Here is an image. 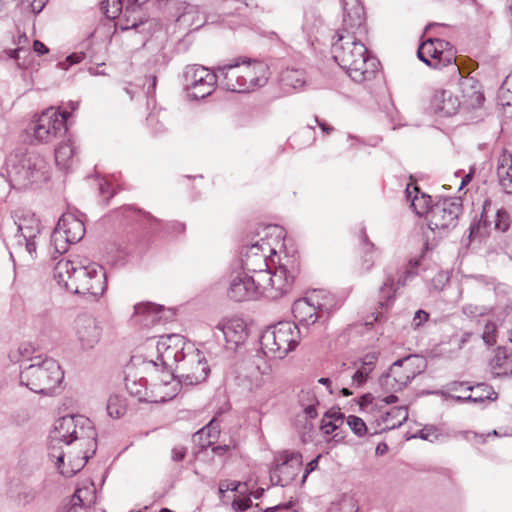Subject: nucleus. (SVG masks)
<instances>
[{
    "instance_id": "nucleus-8",
    "label": "nucleus",
    "mask_w": 512,
    "mask_h": 512,
    "mask_svg": "<svg viewBox=\"0 0 512 512\" xmlns=\"http://www.w3.org/2000/svg\"><path fill=\"white\" fill-rule=\"evenodd\" d=\"M70 113L66 110L59 112L49 107L40 114L34 115L28 125L27 132L37 144L49 143L67 131L66 121Z\"/></svg>"
},
{
    "instance_id": "nucleus-64",
    "label": "nucleus",
    "mask_w": 512,
    "mask_h": 512,
    "mask_svg": "<svg viewBox=\"0 0 512 512\" xmlns=\"http://www.w3.org/2000/svg\"><path fill=\"white\" fill-rule=\"evenodd\" d=\"M48 0H32L30 3L31 9L35 14L40 13L45 7Z\"/></svg>"
},
{
    "instance_id": "nucleus-2",
    "label": "nucleus",
    "mask_w": 512,
    "mask_h": 512,
    "mask_svg": "<svg viewBox=\"0 0 512 512\" xmlns=\"http://www.w3.org/2000/svg\"><path fill=\"white\" fill-rule=\"evenodd\" d=\"M54 278L67 291L92 298H98L106 289L104 268L87 259L62 258L54 268Z\"/></svg>"
},
{
    "instance_id": "nucleus-37",
    "label": "nucleus",
    "mask_w": 512,
    "mask_h": 512,
    "mask_svg": "<svg viewBox=\"0 0 512 512\" xmlns=\"http://www.w3.org/2000/svg\"><path fill=\"white\" fill-rule=\"evenodd\" d=\"M284 88L300 89L306 84V74L301 69L287 68L280 76Z\"/></svg>"
},
{
    "instance_id": "nucleus-55",
    "label": "nucleus",
    "mask_w": 512,
    "mask_h": 512,
    "mask_svg": "<svg viewBox=\"0 0 512 512\" xmlns=\"http://www.w3.org/2000/svg\"><path fill=\"white\" fill-rule=\"evenodd\" d=\"M37 496V491L33 488H24L18 494V501L22 504H29Z\"/></svg>"
},
{
    "instance_id": "nucleus-58",
    "label": "nucleus",
    "mask_w": 512,
    "mask_h": 512,
    "mask_svg": "<svg viewBox=\"0 0 512 512\" xmlns=\"http://www.w3.org/2000/svg\"><path fill=\"white\" fill-rule=\"evenodd\" d=\"M377 361L376 353H368L361 360V368H366L368 372H372L374 369V365Z\"/></svg>"
},
{
    "instance_id": "nucleus-11",
    "label": "nucleus",
    "mask_w": 512,
    "mask_h": 512,
    "mask_svg": "<svg viewBox=\"0 0 512 512\" xmlns=\"http://www.w3.org/2000/svg\"><path fill=\"white\" fill-rule=\"evenodd\" d=\"M183 78L188 96L198 100L212 94L219 76L216 70L211 71L205 66L192 64L185 67Z\"/></svg>"
},
{
    "instance_id": "nucleus-18",
    "label": "nucleus",
    "mask_w": 512,
    "mask_h": 512,
    "mask_svg": "<svg viewBox=\"0 0 512 512\" xmlns=\"http://www.w3.org/2000/svg\"><path fill=\"white\" fill-rule=\"evenodd\" d=\"M272 252L269 244L261 239L260 241L246 246L241 251V265L243 272L251 275H258L268 269L266 253Z\"/></svg>"
},
{
    "instance_id": "nucleus-52",
    "label": "nucleus",
    "mask_w": 512,
    "mask_h": 512,
    "mask_svg": "<svg viewBox=\"0 0 512 512\" xmlns=\"http://www.w3.org/2000/svg\"><path fill=\"white\" fill-rule=\"evenodd\" d=\"M219 426L215 419L211 420L204 428L199 430L196 435L203 437V435H207L208 437H216L219 434Z\"/></svg>"
},
{
    "instance_id": "nucleus-31",
    "label": "nucleus",
    "mask_w": 512,
    "mask_h": 512,
    "mask_svg": "<svg viewBox=\"0 0 512 512\" xmlns=\"http://www.w3.org/2000/svg\"><path fill=\"white\" fill-rule=\"evenodd\" d=\"M125 6L121 16L117 23L114 24L120 25L122 30H128L132 28H136L140 24L144 22V15L142 13L141 6H138L129 1H124Z\"/></svg>"
},
{
    "instance_id": "nucleus-47",
    "label": "nucleus",
    "mask_w": 512,
    "mask_h": 512,
    "mask_svg": "<svg viewBox=\"0 0 512 512\" xmlns=\"http://www.w3.org/2000/svg\"><path fill=\"white\" fill-rule=\"evenodd\" d=\"M347 425L352 430V432L358 437H363L368 432V427L366 423L358 416H348Z\"/></svg>"
},
{
    "instance_id": "nucleus-4",
    "label": "nucleus",
    "mask_w": 512,
    "mask_h": 512,
    "mask_svg": "<svg viewBox=\"0 0 512 512\" xmlns=\"http://www.w3.org/2000/svg\"><path fill=\"white\" fill-rule=\"evenodd\" d=\"M336 37L331 52L338 65L357 83L372 80L378 73L380 62L368 53L362 38L344 33Z\"/></svg>"
},
{
    "instance_id": "nucleus-61",
    "label": "nucleus",
    "mask_w": 512,
    "mask_h": 512,
    "mask_svg": "<svg viewBox=\"0 0 512 512\" xmlns=\"http://www.w3.org/2000/svg\"><path fill=\"white\" fill-rule=\"evenodd\" d=\"M252 505L250 498L237 499L232 502V507L236 511H245Z\"/></svg>"
},
{
    "instance_id": "nucleus-54",
    "label": "nucleus",
    "mask_w": 512,
    "mask_h": 512,
    "mask_svg": "<svg viewBox=\"0 0 512 512\" xmlns=\"http://www.w3.org/2000/svg\"><path fill=\"white\" fill-rule=\"evenodd\" d=\"M317 22H319V20L315 17L314 14H305L304 22L302 24L303 32L306 33L307 35L312 34L314 32Z\"/></svg>"
},
{
    "instance_id": "nucleus-16",
    "label": "nucleus",
    "mask_w": 512,
    "mask_h": 512,
    "mask_svg": "<svg viewBox=\"0 0 512 512\" xmlns=\"http://www.w3.org/2000/svg\"><path fill=\"white\" fill-rule=\"evenodd\" d=\"M260 286L257 275L243 271L234 272L230 276L227 295L237 302L256 300L261 297Z\"/></svg>"
},
{
    "instance_id": "nucleus-25",
    "label": "nucleus",
    "mask_w": 512,
    "mask_h": 512,
    "mask_svg": "<svg viewBox=\"0 0 512 512\" xmlns=\"http://www.w3.org/2000/svg\"><path fill=\"white\" fill-rule=\"evenodd\" d=\"M165 308L153 303H140L135 305L132 321L143 327H150L167 320L164 317Z\"/></svg>"
},
{
    "instance_id": "nucleus-60",
    "label": "nucleus",
    "mask_w": 512,
    "mask_h": 512,
    "mask_svg": "<svg viewBox=\"0 0 512 512\" xmlns=\"http://www.w3.org/2000/svg\"><path fill=\"white\" fill-rule=\"evenodd\" d=\"M350 377V369L346 367V364H343L341 369L333 375L334 381L336 383L344 384V380Z\"/></svg>"
},
{
    "instance_id": "nucleus-9",
    "label": "nucleus",
    "mask_w": 512,
    "mask_h": 512,
    "mask_svg": "<svg viewBox=\"0 0 512 512\" xmlns=\"http://www.w3.org/2000/svg\"><path fill=\"white\" fill-rule=\"evenodd\" d=\"M425 360L418 355H409L395 361L389 371L379 378V385L386 392H398L425 369Z\"/></svg>"
},
{
    "instance_id": "nucleus-32",
    "label": "nucleus",
    "mask_w": 512,
    "mask_h": 512,
    "mask_svg": "<svg viewBox=\"0 0 512 512\" xmlns=\"http://www.w3.org/2000/svg\"><path fill=\"white\" fill-rule=\"evenodd\" d=\"M490 369L494 377L512 375V354L505 347H498L490 361Z\"/></svg>"
},
{
    "instance_id": "nucleus-45",
    "label": "nucleus",
    "mask_w": 512,
    "mask_h": 512,
    "mask_svg": "<svg viewBox=\"0 0 512 512\" xmlns=\"http://www.w3.org/2000/svg\"><path fill=\"white\" fill-rule=\"evenodd\" d=\"M424 257V254L420 257V259L411 260L408 264V267L403 272V274L395 281V286L397 289L406 285V282L412 279L416 275V268L420 265L421 259Z\"/></svg>"
},
{
    "instance_id": "nucleus-53",
    "label": "nucleus",
    "mask_w": 512,
    "mask_h": 512,
    "mask_svg": "<svg viewBox=\"0 0 512 512\" xmlns=\"http://www.w3.org/2000/svg\"><path fill=\"white\" fill-rule=\"evenodd\" d=\"M18 244L24 245L26 252L29 254L31 259L36 258L37 242L36 238H18Z\"/></svg>"
},
{
    "instance_id": "nucleus-13",
    "label": "nucleus",
    "mask_w": 512,
    "mask_h": 512,
    "mask_svg": "<svg viewBox=\"0 0 512 512\" xmlns=\"http://www.w3.org/2000/svg\"><path fill=\"white\" fill-rule=\"evenodd\" d=\"M295 271L289 270L287 266L281 263L274 271L267 269L257 275L260 282L261 296L271 300H276L287 294L294 282Z\"/></svg>"
},
{
    "instance_id": "nucleus-62",
    "label": "nucleus",
    "mask_w": 512,
    "mask_h": 512,
    "mask_svg": "<svg viewBox=\"0 0 512 512\" xmlns=\"http://www.w3.org/2000/svg\"><path fill=\"white\" fill-rule=\"evenodd\" d=\"M321 455H318L316 456L314 459H312L307 465H306V468H305V473L302 477V483H304L308 477V475L313 472L314 470L317 469L318 467V463H319V459H320Z\"/></svg>"
},
{
    "instance_id": "nucleus-28",
    "label": "nucleus",
    "mask_w": 512,
    "mask_h": 512,
    "mask_svg": "<svg viewBox=\"0 0 512 512\" xmlns=\"http://www.w3.org/2000/svg\"><path fill=\"white\" fill-rule=\"evenodd\" d=\"M12 217L20 233L18 238H36L40 233V222L34 214L17 210Z\"/></svg>"
},
{
    "instance_id": "nucleus-35",
    "label": "nucleus",
    "mask_w": 512,
    "mask_h": 512,
    "mask_svg": "<svg viewBox=\"0 0 512 512\" xmlns=\"http://www.w3.org/2000/svg\"><path fill=\"white\" fill-rule=\"evenodd\" d=\"M408 419V410L406 406L393 407L381 416V422L384 424L383 430H392L400 427Z\"/></svg>"
},
{
    "instance_id": "nucleus-21",
    "label": "nucleus",
    "mask_w": 512,
    "mask_h": 512,
    "mask_svg": "<svg viewBox=\"0 0 512 512\" xmlns=\"http://www.w3.org/2000/svg\"><path fill=\"white\" fill-rule=\"evenodd\" d=\"M241 67L244 93L266 84L269 77V68L266 63L258 60H242Z\"/></svg>"
},
{
    "instance_id": "nucleus-23",
    "label": "nucleus",
    "mask_w": 512,
    "mask_h": 512,
    "mask_svg": "<svg viewBox=\"0 0 512 512\" xmlns=\"http://www.w3.org/2000/svg\"><path fill=\"white\" fill-rule=\"evenodd\" d=\"M176 13L175 24L177 28L181 30H197L205 23V19L199 11L198 6L185 1L176 4Z\"/></svg>"
},
{
    "instance_id": "nucleus-34",
    "label": "nucleus",
    "mask_w": 512,
    "mask_h": 512,
    "mask_svg": "<svg viewBox=\"0 0 512 512\" xmlns=\"http://www.w3.org/2000/svg\"><path fill=\"white\" fill-rule=\"evenodd\" d=\"M96 490L93 484L79 487L72 495L69 507L81 508L82 511H87V508L95 503Z\"/></svg>"
},
{
    "instance_id": "nucleus-38",
    "label": "nucleus",
    "mask_w": 512,
    "mask_h": 512,
    "mask_svg": "<svg viewBox=\"0 0 512 512\" xmlns=\"http://www.w3.org/2000/svg\"><path fill=\"white\" fill-rule=\"evenodd\" d=\"M397 290L394 278L387 276L378 293V305L381 309L387 310L391 306Z\"/></svg>"
},
{
    "instance_id": "nucleus-51",
    "label": "nucleus",
    "mask_w": 512,
    "mask_h": 512,
    "mask_svg": "<svg viewBox=\"0 0 512 512\" xmlns=\"http://www.w3.org/2000/svg\"><path fill=\"white\" fill-rule=\"evenodd\" d=\"M462 312L468 317L475 318L486 314L487 308L481 305L466 304L462 307Z\"/></svg>"
},
{
    "instance_id": "nucleus-20",
    "label": "nucleus",
    "mask_w": 512,
    "mask_h": 512,
    "mask_svg": "<svg viewBox=\"0 0 512 512\" xmlns=\"http://www.w3.org/2000/svg\"><path fill=\"white\" fill-rule=\"evenodd\" d=\"M102 329L95 318L83 314L75 320V333L83 349L94 348L101 338Z\"/></svg>"
},
{
    "instance_id": "nucleus-27",
    "label": "nucleus",
    "mask_w": 512,
    "mask_h": 512,
    "mask_svg": "<svg viewBox=\"0 0 512 512\" xmlns=\"http://www.w3.org/2000/svg\"><path fill=\"white\" fill-rule=\"evenodd\" d=\"M292 312L295 319L303 326H310L316 323L317 320H322L314 302L308 299V294L293 303Z\"/></svg>"
},
{
    "instance_id": "nucleus-42",
    "label": "nucleus",
    "mask_w": 512,
    "mask_h": 512,
    "mask_svg": "<svg viewBox=\"0 0 512 512\" xmlns=\"http://www.w3.org/2000/svg\"><path fill=\"white\" fill-rule=\"evenodd\" d=\"M107 413L111 418L119 419L127 411L126 399L119 394L110 395L106 407Z\"/></svg>"
},
{
    "instance_id": "nucleus-15",
    "label": "nucleus",
    "mask_w": 512,
    "mask_h": 512,
    "mask_svg": "<svg viewBox=\"0 0 512 512\" xmlns=\"http://www.w3.org/2000/svg\"><path fill=\"white\" fill-rule=\"evenodd\" d=\"M189 342L180 334H167L159 337L156 345L158 357L161 365L172 368L173 365L177 367L178 362L186 353V347Z\"/></svg>"
},
{
    "instance_id": "nucleus-59",
    "label": "nucleus",
    "mask_w": 512,
    "mask_h": 512,
    "mask_svg": "<svg viewBox=\"0 0 512 512\" xmlns=\"http://www.w3.org/2000/svg\"><path fill=\"white\" fill-rule=\"evenodd\" d=\"M467 386H469V385L465 382L454 381V382L449 383L447 388L451 392H459L460 395H468L470 393L465 391V388Z\"/></svg>"
},
{
    "instance_id": "nucleus-44",
    "label": "nucleus",
    "mask_w": 512,
    "mask_h": 512,
    "mask_svg": "<svg viewBox=\"0 0 512 512\" xmlns=\"http://www.w3.org/2000/svg\"><path fill=\"white\" fill-rule=\"evenodd\" d=\"M126 389L130 395L137 397L139 401H147V391L144 380L127 381Z\"/></svg>"
},
{
    "instance_id": "nucleus-5",
    "label": "nucleus",
    "mask_w": 512,
    "mask_h": 512,
    "mask_svg": "<svg viewBox=\"0 0 512 512\" xmlns=\"http://www.w3.org/2000/svg\"><path fill=\"white\" fill-rule=\"evenodd\" d=\"M19 378L20 384L31 391L50 395L62 382L64 373L56 360L35 357L31 364L21 369Z\"/></svg>"
},
{
    "instance_id": "nucleus-56",
    "label": "nucleus",
    "mask_w": 512,
    "mask_h": 512,
    "mask_svg": "<svg viewBox=\"0 0 512 512\" xmlns=\"http://www.w3.org/2000/svg\"><path fill=\"white\" fill-rule=\"evenodd\" d=\"M86 54L82 51L80 52H73L69 56H67L66 60L61 63V67L63 69H68V67L80 63L84 58Z\"/></svg>"
},
{
    "instance_id": "nucleus-50",
    "label": "nucleus",
    "mask_w": 512,
    "mask_h": 512,
    "mask_svg": "<svg viewBox=\"0 0 512 512\" xmlns=\"http://www.w3.org/2000/svg\"><path fill=\"white\" fill-rule=\"evenodd\" d=\"M369 374L370 372H368L366 368L359 367L353 374L350 373L351 386H362L366 382Z\"/></svg>"
},
{
    "instance_id": "nucleus-43",
    "label": "nucleus",
    "mask_w": 512,
    "mask_h": 512,
    "mask_svg": "<svg viewBox=\"0 0 512 512\" xmlns=\"http://www.w3.org/2000/svg\"><path fill=\"white\" fill-rule=\"evenodd\" d=\"M125 0H102L101 10L105 14L109 22L121 16L125 3Z\"/></svg>"
},
{
    "instance_id": "nucleus-39",
    "label": "nucleus",
    "mask_w": 512,
    "mask_h": 512,
    "mask_svg": "<svg viewBox=\"0 0 512 512\" xmlns=\"http://www.w3.org/2000/svg\"><path fill=\"white\" fill-rule=\"evenodd\" d=\"M74 155L75 146L73 141L69 138L67 141L59 144V146L55 149V162L59 167L67 169L70 167Z\"/></svg>"
},
{
    "instance_id": "nucleus-7",
    "label": "nucleus",
    "mask_w": 512,
    "mask_h": 512,
    "mask_svg": "<svg viewBox=\"0 0 512 512\" xmlns=\"http://www.w3.org/2000/svg\"><path fill=\"white\" fill-rule=\"evenodd\" d=\"M460 88L463 93L462 102L449 90H435L431 98V106L435 113L441 116H452L457 113L461 104L472 108L482 105L484 97L478 89L477 81L473 78H462Z\"/></svg>"
},
{
    "instance_id": "nucleus-6",
    "label": "nucleus",
    "mask_w": 512,
    "mask_h": 512,
    "mask_svg": "<svg viewBox=\"0 0 512 512\" xmlns=\"http://www.w3.org/2000/svg\"><path fill=\"white\" fill-rule=\"evenodd\" d=\"M300 333V328L294 322H278L261 335V351L267 357L283 359L298 346Z\"/></svg>"
},
{
    "instance_id": "nucleus-3",
    "label": "nucleus",
    "mask_w": 512,
    "mask_h": 512,
    "mask_svg": "<svg viewBox=\"0 0 512 512\" xmlns=\"http://www.w3.org/2000/svg\"><path fill=\"white\" fill-rule=\"evenodd\" d=\"M6 177L0 174V186L6 192L10 188L24 190L37 187L50 178V166L37 152H11L5 160Z\"/></svg>"
},
{
    "instance_id": "nucleus-41",
    "label": "nucleus",
    "mask_w": 512,
    "mask_h": 512,
    "mask_svg": "<svg viewBox=\"0 0 512 512\" xmlns=\"http://www.w3.org/2000/svg\"><path fill=\"white\" fill-rule=\"evenodd\" d=\"M361 249L363 252L361 266L364 271H369L377 258V250L373 243H371L365 233L362 231Z\"/></svg>"
},
{
    "instance_id": "nucleus-46",
    "label": "nucleus",
    "mask_w": 512,
    "mask_h": 512,
    "mask_svg": "<svg viewBox=\"0 0 512 512\" xmlns=\"http://www.w3.org/2000/svg\"><path fill=\"white\" fill-rule=\"evenodd\" d=\"M444 435L441 433L440 428L434 425H426L418 431L416 437L429 442L439 441Z\"/></svg>"
},
{
    "instance_id": "nucleus-36",
    "label": "nucleus",
    "mask_w": 512,
    "mask_h": 512,
    "mask_svg": "<svg viewBox=\"0 0 512 512\" xmlns=\"http://www.w3.org/2000/svg\"><path fill=\"white\" fill-rule=\"evenodd\" d=\"M499 183L505 193H512V162L507 155H502L497 165Z\"/></svg>"
},
{
    "instance_id": "nucleus-24",
    "label": "nucleus",
    "mask_w": 512,
    "mask_h": 512,
    "mask_svg": "<svg viewBox=\"0 0 512 512\" xmlns=\"http://www.w3.org/2000/svg\"><path fill=\"white\" fill-rule=\"evenodd\" d=\"M216 329L222 334L226 344L230 349L243 344L247 338V331L243 320L239 318L223 320L216 326Z\"/></svg>"
},
{
    "instance_id": "nucleus-22",
    "label": "nucleus",
    "mask_w": 512,
    "mask_h": 512,
    "mask_svg": "<svg viewBox=\"0 0 512 512\" xmlns=\"http://www.w3.org/2000/svg\"><path fill=\"white\" fill-rule=\"evenodd\" d=\"M281 462L276 466L274 475L278 477L276 484L284 487L298 475L302 466V455L299 452L285 451L280 456Z\"/></svg>"
},
{
    "instance_id": "nucleus-19",
    "label": "nucleus",
    "mask_w": 512,
    "mask_h": 512,
    "mask_svg": "<svg viewBox=\"0 0 512 512\" xmlns=\"http://www.w3.org/2000/svg\"><path fill=\"white\" fill-rule=\"evenodd\" d=\"M449 42L441 39H428L418 48V58L430 67L440 69L451 62V55H445Z\"/></svg>"
},
{
    "instance_id": "nucleus-30",
    "label": "nucleus",
    "mask_w": 512,
    "mask_h": 512,
    "mask_svg": "<svg viewBox=\"0 0 512 512\" xmlns=\"http://www.w3.org/2000/svg\"><path fill=\"white\" fill-rule=\"evenodd\" d=\"M308 299L314 302L322 320H326L329 314L339 306L336 297L326 290H313L308 293Z\"/></svg>"
},
{
    "instance_id": "nucleus-48",
    "label": "nucleus",
    "mask_w": 512,
    "mask_h": 512,
    "mask_svg": "<svg viewBox=\"0 0 512 512\" xmlns=\"http://www.w3.org/2000/svg\"><path fill=\"white\" fill-rule=\"evenodd\" d=\"M494 227L500 232H506L510 227V216L505 209L501 208L496 211Z\"/></svg>"
},
{
    "instance_id": "nucleus-17",
    "label": "nucleus",
    "mask_w": 512,
    "mask_h": 512,
    "mask_svg": "<svg viewBox=\"0 0 512 512\" xmlns=\"http://www.w3.org/2000/svg\"><path fill=\"white\" fill-rule=\"evenodd\" d=\"M342 33L362 38L367 33L364 7L358 0H344V15L342 27L335 36Z\"/></svg>"
},
{
    "instance_id": "nucleus-63",
    "label": "nucleus",
    "mask_w": 512,
    "mask_h": 512,
    "mask_svg": "<svg viewBox=\"0 0 512 512\" xmlns=\"http://www.w3.org/2000/svg\"><path fill=\"white\" fill-rule=\"evenodd\" d=\"M172 460L175 462H180L185 458L186 455V449L182 446H177L172 449L171 452Z\"/></svg>"
},
{
    "instance_id": "nucleus-14",
    "label": "nucleus",
    "mask_w": 512,
    "mask_h": 512,
    "mask_svg": "<svg viewBox=\"0 0 512 512\" xmlns=\"http://www.w3.org/2000/svg\"><path fill=\"white\" fill-rule=\"evenodd\" d=\"M462 213V203L459 198H446L431 206L427 222L431 231H438L439 235L456 227L458 217Z\"/></svg>"
},
{
    "instance_id": "nucleus-33",
    "label": "nucleus",
    "mask_w": 512,
    "mask_h": 512,
    "mask_svg": "<svg viewBox=\"0 0 512 512\" xmlns=\"http://www.w3.org/2000/svg\"><path fill=\"white\" fill-rule=\"evenodd\" d=\"M405 192L415 213L420 216L426 214V217H428V212L431 208L430 196L425 193H421L418 186L413 183L407 185Z\"/></svg>"
},
{
    "instance_id": "nucleus-49",
    "label": "nucleus",
    "mask_w": 512,
    "mask_h": 512,
    "mask_svg": "<svg viewBox=\"0 0 512 512\" xmlns=\"http://www.w3.org/2000/svg\"><path fill=\"white\" fill-rule=\"evenodd\" d=\"M496 331L497 326L493 322L486 323L482 334V339L488 346L496 344Z\"/></svg>"
},
{
    "instance_id": "nucleus-29",
    "label": "nucleus",
    "mask_w": 512,
    "mask_h": 512,
    "mask_svg": "<svg viewBox=\"0 0 512 512\" xmlns=\"http://www.w3.org/2000/svg\"><path fill=\"white\" fill-rule=\"evenodd\" d=\"M466 392H474L468 395H453L447 394V398L453 399L457 402H472L475 404L483 403L485 400H496L497 393L493 388L485 383L477 384L476 386H467Z\"/></svg>"
},
{
    "instance_id": "nucleus-1",
    "label": "nucleus",
    "mask_w": 512,
    "mask_h": 512,
    "mask_svg": "<svg viewBox=\"0 0 512 512\" xmlns=\"http://www.w3.org/2000/svg\"><path fill=\"white\" fill-rule=\"evenodd\" d=\"M97 433L91 420L82 415L57 419L49 436V457L55 459L59 472L72 477L79 472L97 449Z\"/></svg>"
},
{
    "instance_id": "nucleus-26",
    "label": "nucleus",
    "mask_w": 512,
    "mask_h": 512,
    "mask_svg": "<svg viewBox=\"0 0 512 512\" xmlns=\"http://www.w3.org/2000/svg\"><path fill=\"white\" fill-rule=\"evenodd\" d=\"M216 73L221 77V85L228 91L244 93L243 75L240 59L233 63L218 66Z\"/></svg>"
},
{
    "instance_id": "nucleus-10",
    "label": "nucleus",
    "mask_w": 512,
    "mask_h": 512,
    "mask_svg": "<svg viewBox=\"0 0 512 512\" xmlns=\"http://www.w3.org/2000/svg\"><path fill=\"white\" fill-rule=\"evenodd\" d=\"M179 383L196 385L206 380L210 368L205 355L195 344H188L186 353L174 368Z\"/></svg>"
},
{
    "instance_id": "nucleus-12",
    "label": "nucleus",
    "mask_w": 512,
    "mask_h": 512,
    "mask_svg": "<svg viewBox=\"0 0 512 512\" xmlns=\"http://www.w3.org/2000/svg\"><path fill=\"white\" fill-rule=\"evenodd\" d=\"M84 235L83 221L71 213L63 214L51 234L50 248L57 254H63L69 244L79 242Z\"/></svg>"
},
{
    "instance_id": "nucleus-40",
    "label": "nucleus",
    "mask_w": 512,
    "mask_h": 512,
    "mask_svg": "<svg viewBox=\"0 0 512 512\" xmlns=\"http://www.w3.org/2000/svg\"><path fill=\"white\" fill-rule=\"evenodd\" d=\"M344 423V414L339 410L330 409L326 411L322 420L320 429L325 435H329L337 430Z\"/></svg>"
},
{
    "instance_id": "nucleus-57",
    "label": "nucleus",
    "mask_w": 512,
    "mask_h": 512,
    "mask_svg": "<svg viewBox=\"0 0 512 512\" xmlns=\"http://www.w3.org/2000/svg\"><path fill=\"white\" fill-rule=\"evenodd\" d=\"M429 319V314L424 310H418L415 312L414 317L412 319V327L414 329H418Z\"/></svg>"
}]
</instances>
